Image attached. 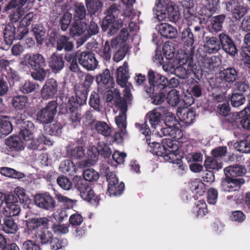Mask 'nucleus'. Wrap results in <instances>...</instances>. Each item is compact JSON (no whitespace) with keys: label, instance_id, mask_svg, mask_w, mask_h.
<instances>
[{"label":"nucleus","instance_id":"f257e3e1","mask_svg":"<svg viewBox=\"0 0 250 250\" xmlns=\"http://www.w3.org/2000/svg\"><path fill=\"white\" fill-rule=\"evenodd\" d=\"M135 126L138 130L146 136V141L150 147V149L149 150L150 152H152V153L157 156L164 157V159L167 160H168V158L169 159L168 154L170 153V151L168 149H167V147H164L162 143V145L155 142L151 143L149 138V136L151 133L150 129L146 124V122L142 124L136 123Z\"/></svg>","mask_w":250,"mask_h":250},{"label":"nucleus","instance_id":"f03ea898","mask_svg":"<svg viewBox=\"0 0 250 250\" xmlns=\"http://www.w3.org/2000/svg\"><path fill=\"white\" fill-rule=\"evenodd\" d=\"M104 174L106 176L108 182V192L110 196H117L121 195L124 190V184L122 182L119 183L118 179L116 175L109 170L107 166L103 167Z\"/></svg>","mask_w":250,"mask_h":250},{"label":"nucleus","instance_id":"7ed1b4c3","mask_svg":"<svg viewBox=\"0 0 250 250\" xmlns=\"http://www.w3.org/2000/svg\"><path fill=\"white\" fill-rule=\"evenodd\" d=\"M28 0H11L6 6V10H11L9 18L12 22L16 23L27 11L25 6Z\"/></svg>","mask_w":250,"mask_h":250},{"label":"nucleus","instance_id":"20e7f679","mask_svg":"<svg viewBox=\"0 0 250 250\" xmlns=\"http://www.w3.org/2000/svg\"><path fill=\"white\" fill-rule=\"evenodd\" d=\"M74 188L79 192L81 197L87 202L96 199L94 191L87 182L79 176H75L72 180Z\"/></svg>","mask_w":250,"mask_h":250},{"label":"nucleus","instance_id":"39448f33","mask_svg":"<svg viewBox=\"0 0 250 250\" xmlns=\"http://www.w3.org/2000/svg\"><path fill=\"white\" fill-rule=\"evenodd\" d=\"M74 188L79 192L81 197L87 202L96 199L94 191L87 182L79 176H75L72 180Z\"/></svg>","mask_w":250,"mask_h":250},{"label":"nucleus","instance_id":"423d86ee","mask_svg":"<svg viewBox=\"0 0 250 250\" xmlns=\"http://www.w3.org/2000/svg\"><path fill=\"white\" fill-rule=\"evenodd\" d=\"M225 5L227 11L236 19L240 20L248 12V6L242 0H230Z\"/></svg>","mask_w":250,"mask_h":250},{"label":"nucleus","instance_id":"0eeeda50","mask_svg":"<svg viewBox=\"0 0 250 250\" xmlns=\"http://www.w3.org/2000/svg\"><path fill=\"white\" fill-rule=\"evenodd\" d=\"M58 104L55 101L49 102L45 107L40 110L37 114V119L41 123H50L57 113Z\"/></svg>","mask_w":250,"mask_h":250},{"label":"nucleus","instance_id":"6e6552de","mask_svg":"<svg viewBox=\"0 0 250 250\" xmlns=\"http://www.w3.org/2000/svg\"><path fill=\"white\" fill-rule=\"evenodd\" d=\"M21 64L24 66H29L32 69H36L45 66L46 62L44 57L41 54H27L22 58Z\"/></svg>","mask_w":250,"mask_h":250},{"label":"nucleus","instance_id":"1a4fd4ad","mask_svg":"<svg viewBox=\"0 0 250 250\" xmlns=\"http://www.w3.org/2000/svg\"><path fill=\"white\" fill-rule=\"evenodd\" d=\"M172 5L169 0H156L153 8L155 18L159 21H167V13Z\"/></svg>","mask_w":250,"mask_h":250},{"label":"nucleus","instance_id":"9d476101","mask_svg":"<svg viewBox=\"0 0 250 250\" xmlns=\"http://www.w3.org/2000/svg\"><path fill=\"white\" fill-rule=\"evenodd\" d=\"M79 63L88 71L94 70L98 65L95 55L89 51L83 52L78 56Z\"/></svg>","mask_w":250,"mask_h":250},{"label":"nucleus","instance_id":"9b49d317","mask_svg":"<svg viewBox=\"0 0 250 250\" xmlns=\"http://www.w3.org/2000/svg\"><path fill=\"white\" fill-rule=\"evenodd\" d=\"M35 204L39 208L49 210L55 206V201L48 193L37 194L34 198Z\"/></svg>","mask_w":250,"mask_h":250},{"label":"nucleus","instance_id":"f8f14e48","mask_svg":"<svg viewBox=\"0 0 250 250\" xmlns=\"http://www.w3.org/2000/svg\"><path fill=\"white\" fill-rule=\"evenodd\" d=\"M34 125L31 122H26L23 123L21 128H20L21 131L19 133V136L21 140H22L25 142H29L28 146L29 147L36 149V146L33 144L32 139L33 138V133L32 132L33 128Z\"/></svg>","mask_w":250,"mask_h":250},{"label":"nucleus","instance_id":"ddd939ff","mask_svg":"<svg viewBox=\"0 0 250 250\" xmlns=\"http://www.w3.org/2000/svg\"><path fill=\"white\" fill-rule=\"evenodd\" d=\"M122 26V21L120 20H116L115 16L107 15L102 21V28L103 30H109V33L111 35L115 34L117 31Z\"/></svg>","mask_w":250,"mask_h":250},{"label":"nucleus","instance_id":"4468645a","mask_svg":"<svg viewBox=\"0 0 250 250\" xmlns=\"http://www.w3.org/2000/svg\"><path fill=\"white\" fill-rule=\"evenodd\" d=\"M166 111V107L160 106L148 112L146 121H148L152 128L155 129L161 123V117Z\"/></svg>","mask_w":250,"mask_h":250},{"label":"nucleus","instance_id":"2eb2a0df","mask_svg":"<svg viewBox=\"0 0 250 250\" xmlns=\"http://www.w3.org/2000/svg\"><path fill=\"white\" fill-rule=\"evenodd\" d=\"M58 84L54 79L47 80L41 90V96L43 99L48 100L54 97L57 92Z\"/></svg>","mask_w":250,"mask_h":250},{"label":"nucleus","instance_id":"dca6fc26","mask_svg":"<svg viewBox=\"0 0 250 250\" xmlns=\"http://www.w3.org/2000/svg\"><path fill=\"white\" fill-rule=\"evenodd\" d=\"M219 39L221 44V46L224 51L233 56L237 53V49L232 40L225 33H221L219 35Z\"/></svg>","mask_w":250,"mask_h":250},{"label":"nucleus","instance_id":"f3484780","mask_svg":"<svg viewBox=\"0 0 250 250\" xmlns=\"http://www.w3.org/2000/svg\"><path fill=\"white\" fill-rule=\"evenodd\" d=\"M120 108V113L118 116L116 117L115 120L117 125L122 131V133L126 132V116L127 104L125 102L122 101L118 104Z\"/></svg>","mask_w":250,"mask_h":250},{"label":"nucleus","instance_id":"a211bd4d","mask_svg":"<svg viewBox=\"0 0 250 250\" xmlns=\"http://www.w3.org/2000/svg\"><path fill=\"white\" fill-rule=\"evenodd\" d=\"M238 73V71L234 67H229L221 70L219 73V77L223 83L230 84L237 80Z\"/></svg>","mask_w":250,"mask_h":250},{"label":"nucleus","instance_id":"6ab92c4d","mask_svg":"<svg viewBox=\"0 0 250 250\" xmlns=\"http://www.w3.org/2000/svg\"><path fill=\"white\" fill-rule=\"evenodd\" d=\"M203 6L201 8L199 14L201 16H205L204 19L210 18L217 10L218 4L215 0H203Z\"/></svg>","mask_w":250,"mask_h":250},{"label":"nucleus","instance_id":"aec40b11","mask_svg":"<svg viewBox=\"0 0 250 250\" xmlns=\"http://www.w3.org/2000/svg\"><path fill=\"white\" fill-rule=\"evenodd\" d=\"M116 73L117 83L122 87L126 86L129 78L127 62H124L123 65L120 66L117 69Z\"/></svg>","mask_w":250,"mask_h":250},{"label":"nucleus","instance_id":"412c9836","mask_svg":"<svg viewBox=\"0 0 250 250\" xmlns=\"http://www.w3.org/2000/svg\"><path fill=\"white\" fill-rule=\"evenodd\" d=\"M49 220L45 217L34 218L28 219L26 222L28 230L35 231V233L39 228H46L48 225Z\"/></svg>","mask_w":250,"mask_h":250},{"label":"nucleus","instance_id":"4be33fe9","mask_svg":"<svg viewBox=\"0 0 250 250\" xmlns=\"http://www.w3.org/2000/svg\"><path fill=\"white\" fill-rule=\"evenodd\" d=\"M97 82L99 85L105 88H110L114 87L113 79L111 76L109 70L105 69L104 71L97 77Z\"/></svg>","mask_w":250,"mask_h":250},{"label":"nucleus","instance_id":"5701e85b","mask_svg":"<svg viewBox=\"0 0 250 250\" xmlns=\"http://www.w3.org/2000/svg\"><path fill=\"white\" fill-rule=\"evenodd\" d=\"M156 29L160 34L166 38L172 39L177 35L176 28L167 23H163L158 25Z\"/></svg>","mask_w":250,"mask_h":250},{"label":"nucleus","instance_id":"b1692460","mask_svg":"<svg viewBox=\"0 0 250 250\" xmlns=\"http://www.w3.org/2000/svg\"><path fill=\"white\" fill-rule=\"evenodd\" d=\"M119 42L117 39H112L110 42L106 41L103 49L100 51L101 56L105 60L109 61L111 56L112 51L117 49Z\"/></svg>","mask_w":250,"mask_h":250},{"label":"nucleus","instance_id":"393cba45","mask_svg":"<svg viewBox=\"0 0 250 250\" xmlns=\"http://www.w3.org/2000/svg\"><path fill=\"white\" fill-rule=\"evenodd\" d=\"M220 40L215 37L207 38L206 43L204 45L205 51L209 54H215L221 48Z\"/></svg>","mask_w":250,"mask_h":250},{"label":"nucleus","instance_id":"a878e982","mask_svg":"<svg viewBox=\"0 0 250 250\" xmlns=\"http://www.w3.org/2000/svg\"><path fill=\"white\" fill-rule=\"evenodd\" d=\"M226 19V15H219L212 17L208 25V28L210 32H218L222 28L223 23Z\"/></svg>","mask_w":250,"mask_h":250},{"label":"nucleus","instance_id":"bb28decb","mask_svg":"<svg viewBox=\"0 0 250 250\" xmlns=\"http://www.w3.org/2000/svg\"><path fill=\"white\" fill-rule=\"evenodd\" d=\"M157 135L161 137L168 136L172 139H178L182 136V132L177 126L166 125L165 127L161 128L160 131L157 132Z\"/></svg>","mask_w":250,"mask_h":250},{"label":"nucleus","instance_id":"cd10ccee","mask_svg":"<svg viewBox=\"0 0 250 250\" xmlns=\"http://www.w3.org/2000/svg\"><path fill=\"white\" fill-rule=\"evenodd\" d=\"M67 114L68 115V120L71 125L74 127H76L80 125L82 117L81 111L78 107L74 105L70 106L67 110Z\"/></svg>","mask_w":250,"mask_h":250},{"label":"nucleus","instance_id":"c85d7f7f","mask_svg":"<svg viewBox=\"0 0 250 250\" xmlns=\"http://www.w3.org/2000/svg\"><path fill=\"white\" fill-rule=\"evenodd\" d=\"M48 64L54 72H58L64 67L62 57L58 54L53 53L49 58Z\"/></svg>","mask_w":250,"mask_h":250},{"label":"nucleus","instance_id":"c756f323","mask_svg":"<svg viewBox=\"0 0 250 250\" xmlns=\"http://www.w3.org/2000/svg\"><path fill=\"white\" fill-rule=\"evenodd\" d=\"M177 114L179 119L187 125L191 124L195 118L194 112L188 108H183L178 110Z\"/></svg>","mask_w":250,"mask_h":250},{"label":"nucleus","instance_id":"7c9ffc66","mask_svg":"<svg viewBox=\"0 0 250 250\" xmlns=\"http://www.w3.org/2000/svg\"><path fill=\"white\" fill-rule=\"evenodd\" d=\"M56 48L59 51H62L64 49L66 51H71L74 48V44L70 41L69 37L62 35L57 40Z\"/></svg>","mask_w":250,"mask_h":250},{"label":"nucleus","instance_id":"2f4dec72","mask_svg":"<svg viewBox=\"0 0 250 250\" xmlns=\"http://www.w3.org/2000/svg\"><path fill=\"white\" fill-rule=\"evenodd\" d=\"M16 27L13 23H9L5 26L3 34L4 42L6 44H11L13 41L16 39Z\"/></svg>","mask_w":250,"mask_h":250},{"label":"nucleus","instance_id":"473e14b6","mask_svg":"<svg viewBox=\"0 0 250 250\" xmlns=\"http://www.w3.org/2000/svg\"><path fill=\"white\" fill-rule=\"evenodd\" d=\"M5 145L13 150L20 151L23 149V142L19 136L10 137L5 141Z\"/></svg>","mask_w":250,"mask_h":250},{"label":"nucleus","instance_id":"72a5a7b5","mask_svg":"<svg viewBox=\"0 0 250 250\" xmlns=\"http://www.w3.org/2000/svg\"><path fill=\"white\" fill-rule=\"evenodd\" d=\"M224 171L227 176L229 175L232 177H237L242 176L245 173L246 170L243 166L236 165L226 167Z\"/></svg>","mask_w":250,"mask_h":250},{"label":"nucleus","instance_id":"f704fd0d","mask_svg":"<svg viewBox=\"0 0 250 250\" xmlns=\"http://www.w3.org/2000/svg\"><path fill=\"white\" fill-rule=\"evenodd\" d=\"M65 59L69 63V69L73 72L79 74V77H83V73L80 70L77 57L74 55L69 54L65 56Z\"/></svg>","mask_w":250,"mask_h":250},{"label":"nucleus","instance_id":"c9c22d12","mask_svg":"<svg viewBox=\"0 0 250 250\" xmlns=\"http://www.w3.org/2000/svg\"><path fill=\"white\" fill-rule=\"evenodd\" d=\"M94 127L97 133L101 134L104 137L109 136L112 132V128L103 121L97 122L94 125Z\"/></svg>","mask_w":250,"mask_h":250},{"label":"nucleus","instance_id":"e433bc0d","mask_svg":"<svg viewBox=\"0 0 250 250\" xmlns=\"http://www.w3.org/2000/svg\"><path fill=\"white\" fill-rule=\"evenodd\" d=\"M85 5L90 14L101 11L103 6L102 0H85Z\"/></svg>","mask_w":250,"mask_h":250},{"label":"nucleus","instance_id":"4c0bfd02","mask_svg":"<svg viewBox=\"0 0 250 250\" xmlns=\"http://www.w3.org/2000/svg\"><path fill=\"white\" fill-rule=\"evenodd\" d=\"M68 156L73 159H81L85 156V150L82 146L72 147L67 146L66 148Z\"/></svg>","mask_w":250,"mask_h":250},{"label":"nucleus","instance_id":"58836bf2","mask_svg":"<svg viewBox=\"0 0 250 250\" xmlns=\"http://www.w3.org/2000/svg\"><path fill=\"white\" fill-rule=\"evenodd\" d=\"M28 103V99L24 95L14 96L11 100L12 106L17 110H22L26 106Z\"/></svg>","mask_w":250,"mask_h":250},{"label":"nucleus","instance_id":"ea45409f","mask_svg":"<svg viewBox=\"0 0 250 250\" xmlns=\"http://www.w3.org/2000/svg\"><path fill=\"white\" fill-rule=\"evenodd\" d=\"M2 229L7 233H15L18 229L17 224L11 217H7L3 220Z\"/></svg>","mask_w":250,"mask_h":250},{"label":"nucleus","instance_id":"a19ab883","mask_svg":"<svg viewBox=\"0 0 250 250\" xmlns=\"http://www.w3.org/2000/svg\"><path fill=\"white\" fill-rule=\"evenodd\" d=\"M86 24L81 21H76L72 25L70 30V34L72 36H80L85 31Z\"/></svg>","mask_w":250,"mask_h":250},{"label":"nucleus","instance_id":"79ce46f5","mask_svg":"<svg viewBox=\"0 0 250 250\" xmlns=\"http://www.w3.org/2000/svg\"><path fill=\"white\" fill-rule=\"evenodd\" d=\"M181 41L188 46H192L194 42V38L191 30L188 28L183 29L181 32Z\"/></svg>","mask_w":250,"mask_h":250},{"label":"nucleus","instance_id":"37998d69","mask_svg":"<svg viewBox=\"0 0 250 250\" xmlns=\"http://www.w3.org/2000/svg\"><path fill=\"white\" fill-rule=\"evenodd\" d=\"M162 144L165 147H167V149L169 150L170 153L168 154L169 156V159L173 161L174 160V157L176 156L175 151L177 149V146L174 144V141L171 139L166 138L163 140Z\"/></svg>","mask_w":250,"mask_h":250},{"label":"nucleus","instance_id":"c03bdc74","mask_svg":"<svg viewBox=\"0 0 250 250\" xmlns=\"http://www.w3.org/2000/svg\"><path fill=\"white\" fill-rule=\"evenodd\" d=\"M74 19L76 21H81L84 19L86 14V11L83 3H77L74 5Z\"/></svg>","mask_w":250,"mask_h":250},{"label":"nucleus","instance_id":"a18cd8bd","mask_svg":"<svg viewBox=\"0 0 250 250\" xmlns=\"http://www.w3.org/2000/svg\"><path fill=\"white\" fill-rule=\"evenodd\" d=\"M204 166L208 169L218 170L222 168V163L220 160L214 157H208L205 161Z\"/></svg>","mask_w":250,"mask_h":250},{"label":"nucleus","instance_id":"49530a36","mask_svg":"<svg viewBox=\"0 0 250 250\" xmlns=\"http://www.w3.org/2000/svg\"><path fill=\"white\" fill-rule=\"evenodd\" d=\"M32 32L35 36L37 43L42 44L45 34V29L44 27L41 24H35L32 28Z\"/></svg>","mask_w":250,"mask_h":250},{"label":"nucleus","instance_id":"de8ad7c7","mask_svg":"<svg viewBox=\"0 0 250 250\" xmlns=\"http://www.w3.org/2000/svg\"><path fill=\"white\" fill-rule=\"evenodd\" d=\"M35 236L43 244L51 243L53 239V234L47 229L38 232L35 234Z\"/></svg>","mask_w":250,"mask_h":250},{"label":"nucleus","instance_id":"09e8293b","mask_svg":"<svg viewBox=\"0 0 250 250\" xmlns=\"http://www.w3.org/2000/svg\"><path fill=\"white\" fill-rule=\"evenodd\" d=\"M99 32V27L97 24L94 21H91L88 29V36L80 38L77 40L78 43L80 45L83 44L91 36L97 34Z\"/></svg>","mask_w":250,"mask_h":250},{"label":"nucleus","instance_id":"8fccbe9b","mask_svg":"<svg viewBox=\"0 0 250 250\" xmlns=\"http://www.w3.org/2000/svg\"><path fill=\"white\" fill-rule=\"evenodd\" d=\"M88 88L85 85L79 84L75 87L76 97L81 100V102H85L87 98Z\"/></svg>","mask_w":250,"mask_h":250},{"label":"nucleus","instance_id":"3c124183","mask_svg":"<svg viewBox=\"0 0 250 250\" xmlns=\"http://www.w3.org/2000/svg\"><path fill=\"white\" fill-rule=\"evenodd\" d=\"M3 210L4 215L11 217L18 215L21 211V208L18 205L12 204L3 207Z\"/></svg>","mask_w":250,"mask_h":250},{"label":"nucleus","instance_id":"603ef678","mask_svg":"<svg viewBox=\"0 0 250 250\" xmlns=\"http://www.w3.org/2000/svg\"><path fill=\"white\" fill-rule=\"evenodd\" d=\"M60 168L63 173L68 172L69 174H73L76 172V167L70 160H65L62 162L60 166Z\"/></svg>","mask_w":250,"mask_h":250},{"label":"nucleus","instance_id":"864d4df0","mask_svg":"<svg viewBox=\"0 0 250 250\" xmlns=\"http://www.w3.org/2000/svg\"><path fill=\"white\" fill-rule=\"evenodd\" d=\"M193 211L196 213L197 216H203L208 213L206 203L204 201H198L195 203Z\"/></svg>","mask_w":250,"mask_h":250},{"label":"nucleus","instance_id":"5fc2aeb1","mask_svg":"<svg viewBox=\"0 0 250 250\" xmlns=\"http://www.w3.org/2000/svg\"><path fill=\"white\" fill-rule=\"evenodd\" d=\"M247 109H249L250 112V108L245 107L244 110L238 113V116H239V118H242L240 121L242 126L244 128L250 129V115L242 117V116L248 113L247 111Z\"/></svg>","mask_w":250,"mask_h":250},{"label":"nucleus","instance_id":"6e6d98bb","mask_svg":"<svg viewBox=\"0 0 250 250\" xmlns=\"http://www.w3.org/2000/svg\"><path fill=\"white\" fill-rule=\"evenodd\" d=\"M163 116L165 117V125L169 126H176L177 121L174 115L171 112L168 111L167 108L166 107V111L163 114Z\"/></svg>","mask_w":250,"mask_h":250},{"label":"nucleus","instance_id":"4d7b16f0","mask_svg":"<svg viewBox=\"0 0 250 250\" xmlns=\"http://www.w3.org/2000/svg\"><path fill=\"white\" fill-rule=\"evenodd\" d=\"M97 149L98 155L99 154L104 158H108L111 154V149L104 142H99L97 146Z\"/></svg>","mask_w":250,"mask_h":250},{"label":"nucleus","instance_id":"13d9d810","mask_svg":"<svg viewBox=\"0 0 250 250\" xmlns=\"http://www.w3.org/2000/svg\"><path fill=\"white\" fill-rule=\"evenodd\" d=\"M12 130L11 123L9 121L2 119L0 116V132L4 135L9 134Z\"/></svg>","mask_w":250,"mask_h":250},{"label":"nucleus","instance_id":"bf43d9fd","mask_svg":"<svg viewBox=\"0 0 250 250\" xmlns=\"http://www.w3.org/2000/svg\"><path fill=\"white\" fill-rule=\"evenodd\" d=\"M167 103L172 106L176 105L179 100V92L176 89L171 90L167 97Z\"/></svg>","mask_w":250,"mask_h":250},{"label":"nucleus","instance_id":"052dcab7","mask_svg":"<svg viewBox=\"0 0 250 250\" xmlns=\"http://www.w3.org/2000/svg\"><path fill=\"white\" fill-rule=\"evenodd\" d=\"M33 70L34 71L31 73V75L35 80L42 82L45 79L47 71L43 67Z\"/></svg>","mask_w":250,"mask_h":250},{"label":"nucleus","instance_id":"680f3d73","mask_svg":"<svg viewBox=\"0 0 250 250\" xmlns=\"http://www.w3.org/2000/svg\"><path fill=\"white\" fill-rule=\"evenodd\" d=\"M1 173L5 176L14 178L20 179L23 177V174L22 173L9 167H2L1 169Z\"/></svg>","mask_w":250,"mask_h":250},{"label":"nucleus","instance_id":"e2e57ef3","mask_svg":"<svg viewBox=\"0 0 250 250\" xmlns=\"http://www.w3.org/2000/svg\"><path fill=\"white\" fill-rule=\"evenodd\" d=\"M57 182L61 188L66 190L71 189L74 185L73 182L72 183L69 179L63 176L59 177Z\"/></svg>","mask_w":250,"mask_h":250},{"label":"nucleus","instance_id":"0e129e2a","mask_svg":"<svg viewBox=\"0 0 250 250\" xmlns=\"http://www.w3.org/2000/svg\"><path fill=\"white\" fill-rule=\"evenodd\" d=\"M84 179L86 182H95L99 178V173L93 169H86L83 172Z\"/></svg>","mask_w":250,"mask_h":250},{"label":"nucleus","instance_id":"69168bd1","mask_svg":"<svg viewBox=\"0 0 250 250\" xmlns=\"http://www.w3.org/2000/svg\"><path fill=\"white\" fill-rule=\"evenodd\" d=\"M230 101L232 106L239 107L244 104L246 99L243 95L239 93H234L232 95Z\"/></svg>","mask_w":250,"mask_h":250},{"label":"nucleus","instance_id":"338daca9","mask_svg":"<svg viewBox=\"0 0 250 250\" xmlns=\"http://www.w3.org/2000/svg\"><path fill=\"white\" fill-rule=\"evenodd\" d=\"M190 188L196 193L202 194L205 191L206 188L204 184L198 179L192 181L191 182Z\"/></svg>","mask_w":250,"mask_h":250},{"label":"nucleus","instance_id":"774afa93","mask_svg":"<svg viewBox=\"0 0 250 250\" xmlns=\"http://www.w3.org/2000/svg\"><path fill=\"white\" fill-rule=\"evenodd\" d=\"M167 13V20L171 22H176L179 20L180 13L172 4Z\"/></svg>","mask_w":250,"mask_h":250}]
</instances>
